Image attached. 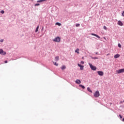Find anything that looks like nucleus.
<instances>
[{"label":"nucleus","mask_w":124,"mask_h":124,"mask_svg":"<svg viewBox=\"0 0 124 124\" xmlns=\"http://www.w3.org/2000/svg\"><path fill=\"white\" fill-rule=\"evenodd\" d=\"M89 65H90V68L92 70H96V67L93 65V64H92L91 63H89Z\"/></svg>","instance_id":"1"},{"label":"nucleus","mask_w":124,"mask_h":124,"mask_svg":"<svg viewBox=\"0 0 124 124\" xmlns=\"http://www.w3.org/2000/svg\"><path fill=\"white\" fill-rule=\"evenodd\" d=\"M124 68L117 70L116 71V74H120L121 73H124Z\"/></svg>","instance_id":"2"},{"label":"nucleus","mask_w":124,"mask_h":124,"mask_svg":"<svg viewBox=\"0 0 124 124\" xmlns=\"http://www.w3.org/2000/svg\"><path fill=\"white\" fill-rule=\"evenodd\" d=\"M53 41L54 42H60V41H61V37H57L53 40Z\"/></svg>","instance_id":"3"},{"label":"nucleus","mask_w":124,"mask_h":124,"mask_svg":"<svg viewBox=\"0 0 124 124\" xmlns=\"http://www.w3.org/2000/svg\"><path fill=\"white\" fill-rule=\"evenodd\" d=\"M93 95L94 97H98L100 95V94L99 93V91H96L94 93Z\"/></svg>","instance_id":"4"},{"label":"nucleus","mask_w":124,"mask_h":124,"mask_svg":"<svg viewBox=\"0 0 124 124\" xmlns=\"http://www.w3.org/2000/svg\"><path fill=\"white\" fill-rule=\"evenodd\" d=\"M97 73L100 76H103V75H104V73H103L102 71H98Z\"/></svg>","instance_id":"5"},{"label":"nucleus","mask_w":124,"mask_h":124,"mask_svg":"<svg viewBox=\"0 0 124 124\" xmlns=\"http://www.w3.org/2000/svg\"><path fill=\"white\" fill-rule=\"evenodd\" d=\"M0 55H6V52L4 51L3 49H0Z\"/></svg>","instance_id":"6"},{"label":"nucleus","mask_w":124,"mask_h":124,"mask_svg":"<svg viewBox=\"0 0 124 124\" xmlns=\"http://www.w3.org/2000/svg\"><path fill=\"white\" fill-rule=\"evenodd\" d=\"M78 65L80 67V70H84V65H82L79 63L78 64Z\"/></svg>","instance_id":"7"},{"label":"nucleus","mask_w":124,"mask_h":124,"mask_svg":"<svg viewBox=\"0 0 124 124\" xmlns=\"http://www.w3.org/2000/svg\"><path fill=\"white\" fill-rule=\"evenodd\" d=\"M91 35H93V36H96V37H97V38H98L99 39L100 38V37L96 34H95V33H91Z\"/></svg>","instance_id":"8"},{"label":"nucleus","mask_w":124,"mask_h":124,"mask_svg":"<svg viewBox=\"0 0 124 124\" xmlns=\"http://www.w3.org/2000/svg\"><path fill=\"white\" fill-rule=\"evenodd\" d=\"M118 24L119 25V26H123V22H122V21L121 20H119L118 21Z\"/></svg>","instance_id":"9"},{"label":"nucleus","mask_w":124,"mask_h":124,"mask_svg":"<svg viewBox=\"0 0 124 124\" xmlns=\"http://www.w3.org/2000/svg\"><path fill=\"white\" fill-rule=\"evenodd\" d=\"M76 84H81V80L79 79H77L76 80Z\"/></svg>","instance_id":"10"},{"label":"nucleus","mask_w":124,"mask_h":124,"mask_svg":"<svg viewBox=\"0 0 124 124\" xmlns=\"http://www.w3.org/2000/svg\"><path fill=\"white\" fill-rule=\"evenodd\" d=\"M66 68V67L65 66V65H63L62 67H61V69H62V70H64V69H65Z\"/></svg>","instance_id":"11"},{"label":"nucleus","mask_w":124,"mask_h":124,"mask_svg":"<svg viewBox=\"0 0 124 124\" xmlns=\"http://www.w3.org/2000/svg\"><path fill=\"white\" fill-rule=\"evenodd\" d=\"M118 58H120V54H116L114 56V59H118Z\"/></svg>","instance_id":"12"},{"label":"nucleus","mask_w":124,"mask_h":124,"mask_svg":"<svg viewBox=\"0 0 124 124\" xmlns=\"http://www.w3.org/2000/svg\"><path fill=\"white\" fill-rule=\"evenodd\" d=\"M55 62H58L59 61V56H56L55 58Z\"/></svg>","instance_id":"13"},{"label":"nucleus","mask_w":124,"mask_h":124,"mask_svg":"<svg viewBox=\"0 0 124 124\" xmlns=\"http://www.w3.org/2000/svg\"><path fill=\"white\" fill-rule=\"evenodd\" d=\"M87 91H88V92H89L90 93H93V91L91 90V88H90V87L87 88Z\"/></svg>","instance_id":"14"},{"label":"nucleus","mask_w":124,"mask_h":124,"mask_svg":"<svg viewBox=\"0 0 124 124\" xmlns=\"http://www.w3.org/2000/svg\"><path fill=\"white\" fill-rule=\"evenodd\" d=\"M46 0H39L37 1V2H42L45 1Z\"/></svg>","instance_id":"15"},{"label":"nucleus","mask_w":124,"mask_h":124,"mask_svg":"<svg viewBox=\"0 0 124 124\" xmlns=\"http://www.w3.org/2000/svg\"><path fill=\"white\" fill-rule=\"evenodd\" d=\"M39 29V26H38L36 29L35 32H37L38 31V29Z\"/></svg>","instance_id":"16"},{"label":"nucleus","mask_w":124,"mask_h":124,"mask_svg":"<svg viewBox=\"0 0 124 124\" xmlns=\"http://www.w3.org/2000/svg\"><path fill=\"white\" fill-rule=\"evenodd\" d=\"M53 63L54 64V65H56V66H58V65H59V64L56 62H53Z\"/></svg>","instance_id":"17"},{"label":"nucleus","mask_w":124,"mask_h":124,"mask_svg":"<svg viewBox=\"0 0 124 124\" xmlns=\"http://www.w3.org/2000/svg\"><path fill=\"white\" fill-rule=\"evenodd\" d=\"M55 25H58V26H59V27H60V26H62V24L59 23V22H56L55 23Z\"/></svg>","instance_id":"18"},{"label":"nucleus","mask_w":124,"mask_h":124,"mask_svg":"<svg viewBox=\"0 0 124 124\" xmlns=\"http://www.w3.org/2000/svg\"><path fill=\"white\" fill-rule=\"evenodd\" d=\"M79 87H80V88H82V89H85V86H84V85L82 84H80Z\"/></svg>","instance_id":"19"},{"label":"nucleus","mask_w":124,"mask_h":124,"mask_svg":"<svg viewBox=\"0 0 124 124\" xmlns=\"http://www.w3.org/2000/svg\"><path fill=\"white\" fill-rule=\"evenodd\" d=\"M92 59H93V60H98V58L96 57H92Z\"/></svg>","instance_id":"20"},{"label":"nucleus","mask_w":124,"mask_h":124,"mask_svg":"<svg viewBox=\"0 0 124 124\" xmlns=\"http://www.w3.org/2000/svg\"><path fill=\"white\" fill-rule=\"evenodd\" d=\"M76 53H77L78 54H79V49L78 48L75 50Z\"/></svg>","instance_id":"21"},{"label":"nucleus","mask_w":124,"mask_h":124,"mask_svg":"<svg viewBox=\"0 0 124 124\" xmlns=\"http://www.w3.org/2000/svg\"><path fill=\"white\" fill-rule=\"evenodd\" d=\"M118 46L119 48H122V45H121V44H118Z\"/></svg>","instance_id":"22"},{"label":"nucleus","mask_w":124,"mask_h":124,"mask_svg":"<svg viewBox=\"0 0 124 124\" xmlns=\"http://www.w3.org/2000/svg\"><path fill=\"white\" fill-rule=\"evenodd\" d=\"M39 5H40V3H37L35 4V6H39Z\"/></svg>","instance_id":"23"},{"label":"nucleus","mask_w":124,"mask_h":124,"mask_svg":"<svg viewBox=\"0 0 124 124\" xmlns=\"http://www.w3.org/2000/svg\"><path fill=\"white\" fill-rule=\"evenodd\" d=\"M76 27H80V24H77L76 25Z\"/></svg>","instance_id":"24"},{"label":"nucleus","mask_w":124,"mask_h":124,"mask_svg":"<svg viewBox=\"0 0 124 124\" xmlns=\"http://www.w3.org/2000/svg\"><path fill=\"white\" fill-rule=\"evenodd\" d=\"M103 29L104 30H107V27H106V26H104Z\"/></svg>","instance_id":"25"},{"label":"nucleus","mask_w":124,"mask_h":124,"mask_svg":"<svg viewBox=\"0 0 124 124\" xmlns=\"http://www.w3.org/2000/svg\"><path fill=\"white\" fill-rule=\"evenodd\" d=\"M1 13H2V14H4V11L3 10L1 11Z\"/></svg>","instance_id":"26"},{"label":"nucleus","mask_w":124,"mask_h":124,"mask_svg":"<svg viewBox=\"0 0 124 124\" xmlns=\"http://www.w3.org/2000/svg\"><path fill=\"white\" fill-rule=\"evenodd\" d=\"M85 62L83 61H81L80 62V63H81V64H84Z\"/></svg>","instance_id":"27"},{"label":"nucleus","mask_w":124,"mask_h":124,"mask_svg":"<svg viewBox=\"0 0 124 124\" xmlns=\"http://www.w3.org/2000/svg\"><path fill=\"white\" fill-rule=\"evenodd\" d=\"M119 117H120L121 119H123V116L121 115V114L119 115Z\"/></svg>","instance_id":"28"},{"label":"nucleus","mask_w":124,"mask_h":124,"mask_svg":"<svg viewBox=\"0 0 124 124\" xmlns=\"http://www.w3.org/2000/svg\"><path fill=\"white\" fill-rule=\"evenodd\" d=\"M122 16H123L124 17V11L122 13Z\"/></svg>","instance_id":"29"},{"label":"nucleus","mask_w":124,"mask_h":124,"mask_svg":"<svg viewBox=\"0 0 124 124\" xmlns=\"http://www.w3.org/2000/svg\"><path fill=\"white\" fill-rule=\"evenodd\" d=\"M0 42H3V39H1L0 40Z\"/></svg>","instance_id":"30"},{"label":"nucleus","mask_w":124,"mask_h":124,"mask_svg":"<svg viewBox=\"0 0 124 124\" xmlns=\"http://www.w3.org/2000/svg\"><path fill=\"white\" fill-rule=\"evenodd\" d=\"M7 62H8L7 61H5L4 62V63H7Z\"/></svg>","instance_id":"31"},{"label":"nucleus","mask_w":124,"mask_h":124,"mask_svg":"<svg viewBox=\"0 0 124 124\" xmlns=\"http://www.w3.org/2000/svg\"><path fill=\"white\" fill-rule=\"evenodd\" d=\"M95 54L96 55H97V54H98V52H96Z\"/></svg>","instance_id":"32"},{"label":"nucleus","mask_w":124,"mask_h":124,"mask_svg":"<svg viewBox=\"0 0 124 124\" xmlns=\"http://www.w3.org/2000/svg\"><path fill=\"white\" fill-rule=\"evenodd\" d=\"M122 121L123 122H124V118L123 119Z\"/></svg>","instance_id":"33"},{"label":"nucleus","mask_w":124,"mask_h":124,"mask_svg":"<svg viewBox=\"0 0 124 124\" xmlns=\"http://www.w3.org/2000/svg\"><path fill=\"white\" fill-rule=\"evenodd\" d=\"M123 102L124 103V101H123Z\"/></svg>","instance_id":"34"}]
</instances>
